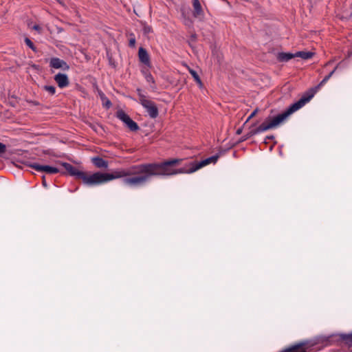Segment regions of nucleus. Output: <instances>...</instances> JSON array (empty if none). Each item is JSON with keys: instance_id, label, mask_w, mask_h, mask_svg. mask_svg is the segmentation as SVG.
I'll return each mask as SVG.
<instances>
[{"instance_id": "f8f14e48", "label": "nucleus", "mask_w": 352, "mask_h": 352, "mask_svg": "<svg viewBox=\"0 0 352 352\" xmlns=\"http://www.w3.org/2000/svg\"><path fill=\"white\" fill-rule=\"evenodd\" d=\"M50 66L54 69H62L63 70L69 69V65L65 60L56 57L50 59Z\"/></svg>"}, {"instance_id": "bb28decb", "label": "nucleus", "mask_w": 352, "mask_h": 352, "mask_svg": "<svg viewBox=\"0 0 352 352\" xmlns=\"http://www.w3.org/2000/svg\"><path fill=\"white\" fill-rule=\"evenodd\" d=\"M6 151V146L4 144L0 142V155L5 153Z\"/></svg>"}, {"instance_id": "9b49d317", "label": "nucleus", "mask_w": 352, "mask_h": 352, "mask_svg": "<svg viewBox=\"0 0 352 352\" xmlns=\"http://www.w3.org/2000/svg\"><path fill=\"white\" fill-rule=\"evenodd\" d=\"M193 16L203 21L204 19V12L199 0H192Z\"/></svg>"}, {"instance_id": "20e7f679", "label": "nucleus", "mask_w": 352, "mask_h": 352, "mask_svg": "<svg viewBox=\"0 0 352 352\" xmlns=\"http://www.w3.org/2000/svg\"><path fill=\"white\" fill-rule=\"evenodd\" d=\"M136 92L138 96L139 103L146 109L150 118H156L159 115V110L155 102L144 94L140 88H138Z\"/></svg>"}, {"instance_id": "0eeeda50", "label": "nucleus", "mask_w": 352, "mask_h": 352, "mask_svg": "<svg viewBox=\"0 0 352 352\" xmlns=\"http://www.w3.org/2000/svg\"><path fill=\"white\" fill-rule=\"evenodd\" d=\"M315 343L309 340H304L296 343L284 350V352H307V350L314 346Z\"/></svg>"}, {"instance_id": "4468645a", "label": "nucleus", "mask_w": 352, "mask_h": 352, "mask_svg": "<svg viewBox=\"0 0 352 352\" xmlns=\"http://www.w3.org/2000/svg\"><path fill=\"white\" fill-rule=\"evenodd\" d=\"M138 56H139V59L144 64H145L147 66H150L151 65V61H150V57H149V55L147 52V51L143 48V47H140L139 49V51H138Z\"/></svg>"}, {"instance_id": "7c9ffc66", "label": "nucleus", "mask_w": 352, "mask_h": 352, "mask_svg": "<svg viewBox=\"0 0 352 352\" xmlns=\"http://www.w3.org/2000/svg\"><path fill=\"white\" fill-rule=\"evenodd\" d=\"M33 29H34V30H41V28H40V26H39L38 25H34L33 26Z\"/></svg>"}, {"instance_id": "7ed1b4c3", "label": "nucleus", "mask_w": 352, "mask_h": 352, "mask_svg": "<svg viewBox=\"0 0 352 352\" xmlns=\"http://www.w3.org/2000/svg\"><path fill=\"white\" fill-rule=\"evenodd\" d=\"M219 157V155H215L209 157H208L204 160H201L200 162L193 161V162H191L188 164V168L184 167V168H181L179 169H175V168H174L173 166L175 165H176L177 164H178L181 161L180 160L175 159V160L166 161L165 162H173L170 163L168 165V169H169L170 172H171V173L165 174V175H176L178 173H192L204 166H206L211 163H214V164L216 163Z\"/></svg>"}, {"instance_id": "f257e3e1", "label": "nucleus", "mask_w": 352, "mask_h": 352, "mask_svg": "<svg viewBox=\"0 0 352 352\" xmlns=\"http://www.w3.org/2000/svg\"><path fill=\"white\" fill-rule=\"evenodd\" d=\"M173 162H171L172 163ZM170 162L148 163L134 165L127 169L119 168L111 173H106L107 182L124 177L123 183L129 186H138L145 184L151 177L165 176L170 173L168 165Z\"/></svg>"}, {"instance_id": "aec40b11", "label": "nucleus", "mask_w": 352, "mask_h": 352, "mask_svg": "<svg viewBox=\"0 0 352 352\" xmlns=\"http://www.w3.org/2000/svg\"><path fill=\"white\" fill-rule=\"evenodd\" d=\"M188 69L189 73L191 74V76L194 78L195 81L199 86V87H203V83L201 82V80L200 77L199 76L198 74L197 73V72L195 71L194 69H191L189 67H188Z\"/></svg>"}, {"instance_id": "423d86ee", "label": "nucleus", "mask_w": 352, "mask_h": 352, "mask_svg": "<svg viewBox=\"0 0 352 352\" xmlns=\"http://www.w3.org/2000/svg\"><path fill=\"white\" fill-rule=\"evenodd\" d=\"M116 117L124 122L131 131H136L139 129L138 124L122 109H120L116 112Z\"/></svg>"}, {"instance_id": "412c9836", "label": "nucleus", "mask_w": 352, "mask_h": 352, "mask_svg": "<svg viewBox=\"0 0 352 352\" xmlns=\"http://www.w3.org/2000/svg\"><path fill=\"white\" fill-rule=\"evenodd\" d=\"M342 18L346 20H352V5L349 9H346L343 12Z\"/></svg>"}, {"instance_id": "ddd939ff", "label": "nucleus", "mask_w": 352, "mask_h": 352, "mask_svg": "<svg viewBox=\"0 0 352 352\" xmlns=\"http://www.w3.org/2000/svg\"><path fill=\"white\" fill-rule=\"evenodd\" d=\"M54 80L61 89L67 87L69 84L68 76L65 74L58 73L56 74L54 76Z\"/></svg>"}, {"instance_id": "2eb2a0df", "label": "nucleus", "mask_w": 352, "mask_h": 352, "mask_svg": "<svg viewBox=\"0 0 352 352\" xmlns=\"http://www.w3.org/2000/svg\"><path fill=\"white\" fill-rule=\"evenodd\" d=\"M91 162L96 167L98 168L106 169L109 166L108 162L99 156L92 157Z\"/></svg>"}, {"instance_id": "cd10ccee", "label": "nucleus", "mask_w": 352, "mask_h": 352, "mask_svg": "<svg viewBox=\"0 0 352 352\" xmlns=\"http://www.w3.org/2000/svg\"><path fill=\"white\" fill-rule=\"evenodd\" d=\"M104 102H105L104 106L106 107V108H107V109L110 108V107L111 106V102L107 98Z\"/></svg>"}, {"instance_id": "9d476101", "label": "nucleus", "mask_w": 352, "mask_h": 352, "mask_svg": "<svg viewBox=\"0 0 352 352\" xmlns=\"http://www.w3.org/2000/svg\"><path fill=\"white\" fill-rule=\"evenodd\" d=\"M62 166L64 167L65 170L68 172V173L71 176L76 177V179H81L83 175L84 171L79 170L77 168L72 166V164L67 162L62 163Z\"/></svg>"}, {"instance_id": "a211bd4d", "label": "nucleus", "mask_w": 352, "mask_h": 352, "mask_svg": "<svg viewBox=\"0 0 352 352\" xmlns=\"http://www.w3.org/2000/svg\"><path fill=\"white\" fill-rule=\"evenodd\" d=\"M293 58H296V53H285V52H280L278 53L277 58L280 62H287L289 60H291Z\"/></svg>"}, {"instance_id": "393cba45", "label": "nucleus", "mask_w": 352, "mask_h": 352, "mask_svg": "<svg viewBox=\"0 0 352 352\" xmlns=\"http://www.w3.org/2000/svg\"><path fill=\"white\" fill-rule=\"evenodd\" d=\"M153 32L151 26L144 24L143 26V32L144 34H148Z\"/></svg>"}, {"instance_id": "e433bc0d", "label": "nucleus", "mask_w": 352, "mask_h": 352, "mask_svg": "<svg viewBox=\"0 0 352 352\" xmlns=\"http://www.w3.org/2000/svg\"><path fill=\"white\" fill-rule=\"evenodd\" d=\"M350 352H352V350H351V351H350Z\"/></svg>"}, {"instance_id": "c9c22d12", "label": "nucleus", "mask_w": 352, "mask_h": 352, "mask_svg": "<svg viewBox=\"0 0 352 352\" xmlns=\"http://www.w3.org/2000/svg\"><path fill=\"white\" fill-rule=\"evenodd\" d=\"M103 102H105L106 101V99L105 98H103V100H102Z\"/></svg>"}, {"instance_id": "4be33fe9", "label": "nucleus", "mask_w": 352, "mask_h": 352, "mask_svg": "<svg viewBox=\"0 0 352 352\" xmlns=\"http://www.w3.org/2000/svg\"><path fill=\"white\" fill-rule=\"evenodd\" d=\"M43 89L52 96L54 95L56 93V87L52 85H45L43 86Z\"/></svg>"}, {"instance_id": "f03ea898", "label": "nucleus", "mask_w": 352, "mask_h": 352, "mask_svg": "<svg viewBox=\"0 0 352 352\" xmlns=\"http://www.w3.org/2000/svg\"><path fill=\"white\" fill-rule=\"evenodd\" d=\"M308 100L309 98L299 100L298 101L291 104L284 112L277 115L275 117L267 118L261 124L257 127H255L254 124L252 125L250 131L247 133L246 136H245L243 140H245L250 137L254 136L256 134L277 127L289 115L302 107L305 104V102Z\"/></svg>"}, {"instance_id": "6ab92c4d", "label": "nucleus", "mask_w": 352, "mask_h": 352, "mask_svg": "<svg viewBox=\"0 0 352 352\" xmlns=\"http://www.w3.org/2000/svg\"><path fill=\"white\" fill-rule=\"evenodd\" d=\"M314 55V53L311 52H304V51H300L297 52L296 53V58L300 57L303 60H308L311 58Z\"/></svg>"}, {"instance_id": "f3484780", "label": "nucleus", "mask_w": 352, "mask_h": 352, "mask_svg": "<svg viewBox=\"0 0 352 352\" xmlns=\"http://www.w3.org/2000/svg\"><path fill=\"white\" fill-rule=\"evenodd\" d=\"M339 339L344 342V344L349 348L352 347V333L346 334L342 333L339 335Z\"/></svg>"}, {"instance_id": "2f4dec72", "label": "nucleus", "mask_w": 352, "mask_h": 352, "mask_svg": "<svg viewBox=\"0 0 352 352\" xmlns=\"http://www.w3.org/2000/svg\"><path fill=\"white\" fill-rule=\"evenodd\" d=\"M332 62H333L332 60H329V61H328V62L324 65V67H327V66H328V65H331V64L332 63Z\"/></svg>"}, {"instance_id": "72a5a7b5", "label": "nucleus", "mask_w": 352, "mask_h": 352, "mask_svg": "<svg viewBox=\"0 0 352 352\" xmlns=\"http://www.w3.org/2000/svg\"><path fill=\"white\" fill-rule=\"evenodd\" d=\"M268 139H272L274 137L273 136H270V137H267Z\"/></svg>"}, {"instance_id": "39448f33", "label": "nucleus", "mask_w": 352, "mask_h": 352, "mask_svg": "<svg viewBox=\"0 0 352 352\" xmlns=\"http://www.w3.org/2000/svg\"><path fill=\"white\" fill-rule=\"evenodd\" d=\"M81 180L87 186H96L107 183L106 173L96 172L92 174L84 172Z\"/></svg>"}, {"instance_id": "a878e982", "label": "nucleus", "mask_w": 352, "mask_h": 352, "mask_svg": "<svg viewBox=\"0 0 352 352\" xmlns=\"http://www.w3.org/2000/svg\"><path fill=\"white\" fill-rule=\"evenodd\" d=\"M258 109H257V108H256V109H254V110L251 113V114L248 116V119H247V120H246V122H248L249 120H250L252 118H254V117L256 115V113H258Z\"/></svg>"}, {"instance_id": "6e6552de", "label": "nucleus", "mask_w": 352, "mask_h": 352, "mask_svg": "<svg viewBox=\"0 0 352 352\" xmlns=\"http://www.w3.org/2000/svg\"><path fill=\"white\" fill-rule=\"evenodd\" d=\"M28 166L38 172H45L50 175L59 173L58 168L48 165H40L37 163H30Z\"/></svg>"}, {"instance_id": "1a4fd4ad", "label": "nucleus", "mask_w": 352, "mask_h": 352, "mask_svg": "<svg viewBox=\"0 0 352 352\" xmlns=\"http://www.w3.org/2000/svg\"><path fill=\"white\" fill-rule=\"evenodd\" d=\"M340 63L338 64L336 67L328 74L313 89H312V93L309 95L308 96L305 97H302L301 98L300 100H302V99H306V98H309V100L305 102V104L309 101V100L314 96V94L322 87L329 80V78L333 76V74L336 72V69H338V66H339Z\"/></svg>"}, {"instance_id": "473e14b6", "label": "nucleus", "mask_w": 352, "mask_h": 352, "mask_svg": "<svg viewBox=\"0 0 352 352\" xmlns=\"http://www.w3.org/2000/svg\"><path fill=\"white\" fill-rule=\"evenodd\" d=\"M241 129H239L237 131H236V133L237 134H240L241 133Z\"/></svg>"}, {"instance_id": "b1692460", "label": "nucleus", "mask_w": 352, "mask_h": 352, "mask_svg": "<svg viewBox=\"0 0 352 352\" xmlns=\"http://www.w3.org/2000/svg\"><path fill=\"white\" fill-rule=\"evenodd\" d=\"M25 43L33 51H34V52L36 51V47L34 46V43H32V41L29 38H25Z\"/></svg>"}, {"instance_id": "dca6fc26", "label": "nucleus", "mask_w": 352, "mask_h": 352, "mask_svg": "<svg viewBox=\"0 0 352 352\" xmlns=\"http://www.w3.org/2000/svg\"><path fill=\"white\" fill-rule=\"evenodd\" d=\"M142 74H143L146 82L151 85V89L153 91H155L157 89V87L155 85V81L153 76L151 74V72L148 70H146V71H142Z\"/></svg>"}, {"instance_id": "c85d7f7f", "label": "nucleus", "mask_w": 352, "mask_h": 352, "mask_svg": "<svg viewBox=\"0 0 352 352\" xmlns=\"http://www.w3.org/2000/svg\"><path fill=\"white\" fill-rule=\"evenodd\" d=\"M42 184L44 187H47V182H46V179H45V175H43L42 176Z\"/></svg>"}, {"instance_id": "c756f323", "label": "nucleus", "mask_w": 352, "mask_h": 352, "mask_svg": "<svg viewBox=\"0 0 352 352\" xmlns=\"http://www.w3.org/2000/svg\"><path fill=\"white\" fill-rule=\"evenodd\" d=\"M99 95H100V98H101L102 100H103V98L107 99V96H106L104 94V93H102V91H100V92H99Z\"/></svg>"}, {"instance_id": "f704fd0d", "label": "nucleus", "mask_w": 352, "mask_h": 352, "mask_svg": "<svg viewBox=\"0 0 352 352\" xmlns=\"http://www.w3.org/2000/svg\"><path fill=\"white\" fill-rule=\"evenodd\" d=\"M103 102H105L106 101V99L105 98H103V100H102Z\"/></svg>"}, {"instance_id": "5701e85b", "label": "nucleus", "mask_w": 352, "mask_h": 352, "mask_svg": "<svg viewBox=\"0 0 352 352\" xmlns=\"http://www.w3.org/2000/svg\"><path fill=\"white\" fill-rule=\"evenodd\" d=\"M129 36H130V39L129 41V46L132 48L135 47V42H136L135 34L133 33H130Z\"/></svg>"}]
</instances>
